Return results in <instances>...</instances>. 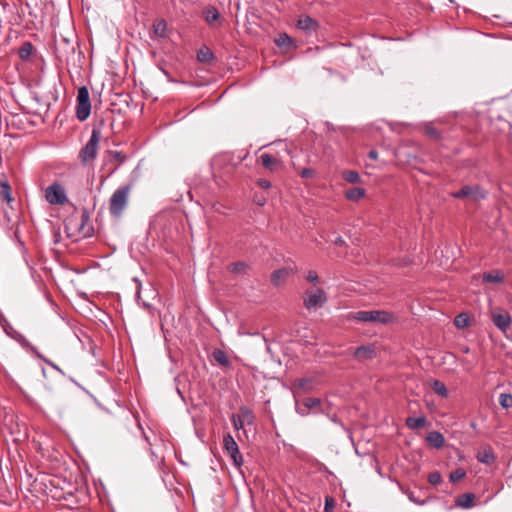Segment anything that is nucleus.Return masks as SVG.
Instances as JSON below:
<instances>
[{"label":"nucleus","mask_w":512,"mask_h":512,"mask_svg":"<svg viewBox=\"0 0 512 512\" xmlns=\"http://www.w3.org/2000/svg\"><path fill=\"white\" fill-rule=\"evenodd\" d=\"M321 403L319 398H306L303 402L304 408H297V412L301 415H307L312 408L318 407Z\"/></svg>","instance_id":"22"},{"label":"nucleus","mask_w":512,"mask_h":512,"mask_svg":"<svg viewBox=\"0 0 512 512\" xmlns=\"http://www.w3.org/2000/svg\"><path fill=\"white\" fill-rule=\"evenodd\" d=\"M131 191L130 185H124L116 189L109 199L110 214L119 218L128 204L129 194Z\"/></svg>","instance_id":"1"},{"label":"nucleus","mask_w":512,"mask_h":512,"mask_svg":"<svg viewBox=\"0 0 512 512\" xmlns=\"http://www.w3.org/2000/svg\"><path fill=\"white\" fill-rule=\"evenodd\" d=\"M297 27L301 30L311 32L316 31L318 28V23L316 20L311 18L310 16H301L297 21Z\"/></svg>","instance_id":"14"},{"label":"nucleus","mask_w":512,"mask_h":512,"mask_svg":"<svg viewBox=\"0 0 512 512\" xmlns=\"http://www.w3.org/2000/svg\"><path fill=\"white\" fill-rule=\"evenodd\" d=\"M260 161L262 166L270 172L278 171L282 167V162L279 158L267 153L260 156Z\"/></svg>","instance_id":"13"},{"label":"nucleus","mask_w":512,"mask_h":512,"mask_svg":"<svg viewBox=\"0 0 512 512\" xmlns=\"http://www.w3.org/2000/svg\"><path fill=\"white\" fill-rule=\"evenodd\" d=\"M454 325L459 328L463 329L468 325V315L465 313H460L454 318Z\"/></svg>","instance_id":"34"},{"label":"nucleus","mask_w":512,"mask_h":512,"mask_svg":"<svg viewBox=\"0 0 512 512\" xmlns=\"http://www.w3.org/2000/svg\"><path fill=\"white\" fill-rule=\"evenodd\" d=\"M45 198L51 205H64L68 199L63 186L57 182L48 186L45 190Z\"/></svg>","instance_id":"8"},{"label":"nucleus","mask_w":512,"mask_h":512,"mask_svg":"<svg viewBox=\"0 0 512 512\" xmlns=\"http://www.w3.org/2000/svg\"><path fill=\"white\" fill-rule=\"evenodd\" d=\"M335 508V500L333 497L331 496H326L325 497V507H324V512H333Z\"/></svg>","instance_id":"37"},{"label":"nucleus","mask_w":512,"mask_h":512,"mask_svg":"<svg viewBox=\"0 0 512 512\" xmlns=\"http://www.w3.org/2000/svg\"><path fill=\"white\" fill-rule=\"evenodd\" d=\"M342 178L351 184L359 183L361 179L359 173L354 170L343 171Z\"/></svg>","instance_id":"32"},{"label":"nucleus","mask_w":512,"mask_h":512,"mask_svg":"<svg viewBox=\"0 0 512 512\" xmlns=\"http://www.w3.org/2000/svg\"><path fill=\"white\" fill-rule=\"evenodd\" d=\"M326 302L325 292L320 288L309 289L306 291L304 306L307 310H312L317 306H322Z\"/></svg>","instance_id":"10"},{"label":"nucleus","mask_w":512,"mask_h":512,"mask_svg":"<svg viewBox=\"0 0 512 512\" xmlns=\"http://www.w3.org/2000/svg\"><path fill=\"white\" fill-rule=\"evenodd\" d=\"M314 174V171L310 168H303L300 172L302 178H310Z\"/></svg>","instance_id":"44"},{"label":"nucleus","mask_w":512,"mask_h":512,"mask_svg":"<svg viewBox=\"0 0 512 512\" xmlns=\"http://www.w3.org/2000/svg\"><path fill=\"white\" fill-rule=\"evenodd\" d=\"M13 198L11 196V187L6 180H0V203H11Z\"/></svg>","instance_id":"17"},{"label":"nucleus","mask_w":512,"mask_h":512,"mask_svg":"<svg viewBox=\"0 0 512 512\" xmlns=\"http://www.w3.org/2000/svg\"><path fill=\"white\" fill-rule=\"evenodd\" d=\"M348 319L357 320L359 322H371V323H380V324H388L391 323L394 319L392 313L384 310H372V311H357L352 312L348 315Z\"/></svg>","instance_id":"3"},{"label":"nucleus","mask_w":512,"mask_h":512,"mask_svg":"<svg viewBox=\"0 0 512 512\" xmlns=\"http://www.w3.org/2000/svg\"><path fill=\"white\" fill-rule=\"evenodd\" d=\"M476 458L479 462L490 465L495 461V454L490 446H486L477 453Z\"/></svg>","instance_id":"15"},{"label":"nucleus","mask_w":512,"mask_h":512,"mask_svg":"<svg viewBox=\"0 0 512 512\" xmlns=\"http://www.w3.org/2000/svg\"><path fill=\"white\" fill-rule=\"evenodd\" d=\"M66 229L68 231H73V233H76L77 236L81 238L92 236L94 231L86 210H83L79 217L72 216L66 224Z\"/></svg>","instance_id":"2"},{"label":"nucleus","mask_w":512,"mask_h":512,"mask_svg":"<svg viewBox=\"0 0 512 512\" xmlns=\"http://www.w3.org/2000/svg\"><path fill=\"white\" fill-rule=\"evenodd\" d=\"M365 195V189L361 187H354L346 190L345 196L350 201H358Z\"/></svg>","instance_id":"25"},{"label":"nucleus","mask_w":512,"mask_h":512,"mask_svg":"<svg viewBox=\"0 0 512 512\" xmlns=\"http://www.w3.org/2000/svg\"><path fill=\"white\" fill-rule=\"evenodd\" d=\"M368 157L371 160H377L378 159V152L375 149H372L371 151H369Z\"/></svg>","instance_id":"47"},{"label":"nucleus","mask_w":512,"mask_h":512,"mask_svg":"<svg viewBox=\"0 0 512 512\" xmlns=\"http://www.w3.org/2000/svg\"><path fill=\"white\" fill-rule=\"evenodd\" d=\"M424 131L427 137L432 140L438 141L441 139L440 131L434 127L432 124H426L424 127Z\"/></svg>","instance_id":"33"},{"label":"nucleus","mask_w":512,"mask_h":512,"mask_svg":"<svg viewBox=\"0 0 512 512\" xmlns=\"http://www.w3.org/2000/svg\"><path fill=\"white\" fill-rule=\"evenodd\" d=\"M161 23H162V30H163V29H164V27H165V22H164V20H161Z\"/></svg>","instance_id":"50"},{"label":"nucleus","mask_w":512,"mask_h":512,"mask_svg":"<svg viewBox=\"0 0 512 512\" xmlns=\"http://www.w3.org/2000/svg\"><path fill=\"white\" fill-rule=\"evenodd\" d=\"M223 446L225 451L231 457L233 464L238 468L241 467L243 464V457L239 451L238 444L230 434L224 435Z\"/></svg>","instance_id":"9"},{"label":"nucleus","mask_w":512,"mask_h":512,"mask_svg":"<svg viewBox=\"0 0 512 512\" xmlns=\"http://www.w3.org/2000/svg\"><path fill=\"white\" fill-rule=\"evenodd\" d=\"M483 281L487 283H501L503 275L500 271H492L483 274Z\"/></svg>","instance_id":"29"},{"label":"nucleus","mask_w":512,"mask_h":512,"mask_svg":"<svg viewBox=\"0 0 512 512\" xmlns=\"http://www.w3.org/2000/svg\"><path fill=\"white\" fill-rule=\"evenodd\" d=\"M334 244L337 245V246H342L345 244V241L344 239L341 237V236H338L335 240H334Z\"/></svg>","instance_id":"48"},{"label":"nucleus","mask_w":512,"mask_h":512,"mask_svg":"<svg viewBox=\"0 0 512 512\" xmlns=\"http://www.w3.org/2000/svg\"><path fill=\"white\" fill-rule=\"evenodd\" d=\"M101 140V132L98 129H93L89 141L81 148L79 152V159L82 164H88L97 157L98 145Z\"/></svg>","instance_id":"4"},{"label":"nucleus","mask_w":512,"mask_h":512,"mask_svg":"<svg viewBox=\"0 0 512 512\" xmlns=\"http://www.w3.org/2000/svg\"><path fill=\"white\" fill-rule=\"evenodd\" d=\"M291 43V38L287 34H282L276 40L278 46L288 45Z\"/></svg>","instance_id":"43"},{"label":"nucleus","mask_w":512,"mask_h":512,"mask_svg":"<svg viewBox=\"0 0 512 512\" xmlns=\"http://www.w3.org/2000/svg\"><path fill=\"white\" fill-rule=\"evenodd\" d=\"M432 390L443 398H447L449 396V392L445 384L439 380H433L431 383Z\"/></svg>","instance_id":"28"},{"label":"nucleus","mask_w":512,"mask_h":512,"mask_svg":"<svg viewBox=\"0 0 512 512\" xmlns=\"http://www.w3.org/2000/svg\"><path fill=\"white\" fill-rule=\"evenodd\" d=\"M465 476V472L462 469H457L450 473V481L457 482Z\"/></svg>","instance_id":"39"},{"label":"nucleus","mask_w":512,"mask_h":512,"mask_svg":"<svg viewBox=\"0 0 512 512\" xmlns=\"http://www.w3.org/2000/svg\"><path fill=\"white\" fill-rule=\"evenodd\" d=\"M405 494L407 495V497L409 498V500H410V501H412V502H414V503H416V504L423 505V504H425V503H426V501H425V500H419V499L415 496L414 492H413V491H411V490H406V491H405Z\"/></svg>","instance_id":"42"},{"label":"nucleus","mask_w":512,"mask_h":512,"mask_svg":"<svg viewBox=\"0 0 512 512\" xmlns=\"http://www.w3.org/2000/svg\"><path fill=\"white\" fill-rule=\"evenodd\" d=\"M488 195L487 190L479 185H464L458 191L451 193L457 199H466L472 202H479Z\"/></svg>","instance_id":"5"},{"label":"nucleus","mask_w":512,"mask_h":512,"mask_svg":"<svg viewBox=\"0 0 512 512\" xmlns=\"http://www.w3.org/2000/svg\"><path fill=\"white\" fill-rule=\"evenodd\" d=\"M427 442L434 448H442L445 443L444 436L438 431H431L426 437Z\"/></svg>","instance_id":"16"},{"label":"nucleus","mask_w":512,"mask_h":512,"mask_svg":"<svg viewBox=\"0 0 512 512\" xmlns=\"http://www.w3.org/2000/svg\"><path fill=\"white\" fill-rule=\"evenodd\" d=\"M426 418L424 416L414 418V417H408L406 419V426L412 430L414 429H421L426 425Z\"/></svg>","instance_id":"27"},{"label":"nucleus","mask_w":512,"mask_h":512,"mask_svg":"<svg viewBox=\"0 0 512 512\" xmlns=\"http://www.w3.org/2000/svg\"><path fill=\"white\" fill-rule=\"evenodd\" d=\"M232 271L235 273H243L248 268L247 264L244 262H236L231 265Z\"/></svg>","instance_id":"38"},{"label":"nucleus","mask_w":512,"mask_h":512,"mask_svg":"<svg viewBox=\"0 0 512 512\" xmlns=\"http://www.w3.org/2000/svg\"><path fill=\"white\" fill-rule=\"evenodd\" d=\"M489 317L493 324L503 333L506 334L510 329L512 318L507 310L501 307L491 308Z\"/></svg>","instance_id":"7"},{"label":"nucleus","mask_w":512,"mask_h":512,"mask_svg":"<svg viewBox=\"0 0 512 512\" xmlns=\"http://www.w3.org/2000/svg\"><path fill=\"white\" fill-rule=\"evenodd\" d=\"M106 157L108 158V162L114 163V167L109 171L107 176H111L127 160L126 154L115 150H107Z\"/></svg>","instance_id":"12"},{"label":"nucleus","mask_w":512,"mask_h":512,"mask_svg":"<svg viewBox=\"0 0 512 512\" xmlns=\"http://www.w3.org/2000/svg\"><path fill=\"white\" fill-rule=\"evenodd\" d=\"M231 421H232L233 427L236 430H240L244 427L243 419L241 417H238L237 414H234L232 416Z\"/></svg>","instance_id":"41"},{"label":"nucleus","mask_w":512,"mask_h":512,"mask_svg":"<svg viewBox=\"0 0 512 512\" xmlns=\"http://www.w3.org/2000/svg\"><path fill=\"white\" fill-rule=\"evenodd\" d=\"M91 112V103L89 97V90L86 86H82L78 89L77 93V106L76 116L78 120L85 121Z\"/></svg>","instance_id":"6"},{"label":"nucleus","mask_w":512,"mask_h":512,"mask_svg":"<svg viewBox=\"0 0 512 512\" xmlns=\"http://www.w3.org/2000/svg\"><path fill=\"white\" fill-rule=\"evenodd\" d=\"M257 185L261 187L262 189H269L271 187V182L266 179H259L257 181Z\"/></svg>","instance_id":"45"},{"label":"nucleus","mask_w":512,"mask_h":512,"mask_svg":"<svg viewBox=\"0 0 512 512\" xmlns=\"http://www.w3.org/2000/svg\"><path fill=\"white\" fill-rule=\"evenodd\" d=\"M288 275L289 270L286 268L275 270L271 274V282L275 286H280L285 281Z\"/></svg>","instance_id":"20"},{"label":"nucleus","mask_w":512,"mask_h":512,"mask_svg":"<svg viewBox=\"0 0 512 512\" xmlns=\"http://www.w3.org/2000/svg\"><path fill=\"white\" fill-rule=\"evenodd\" d=\"M212 357L218 364L223 367H228L230 365L227 354L221 349H215L212 352Z\"/></svg>","instance_id":"26"},{"label":"nucleus","mask_w":512,"mask_h":512,"mask_svg":"<svg viewBox=\"0 0 512 512\" xmlns=\"http://www.w3.org/2000/svg\"><path fill=\"white\" fill-rule=\"evenodd\" d=\"M463 351L467 353L469 351V349L468 348H463Z\"/></svg>","instance_id":"51"},{"label":"nucleus","mask_w":512,"mask_h":512,"mask_svg":"<svg viewBox=\"0 0 512 512\" xmlns=\"http://www.w3.org/2000/svg\"><path fill=\"white\" fill-rule=\"evenodd\" d=\"M33 51H34L33 44L30 41H25L20 46V48L18 50V55L22 60L27 61L30 59L31 55L33 54Z\"/></svg>","instance_id":"21"},{"label":"nucleus","mask_w":512,"mask_h":512,"mask_svg":"<svg viewBox=\"0 0 512 512\" xmlns=\"http://www.w3.org/2000/svg\"><path fill=\"white\" fill-rule=\"evenodd\" d=\"M202 16L211 25L219 19L220 13L214 6L209 5L203 8Z\"/></svg>","instance_id":"18"},{"label":"nucleus","mask_w":512,"mask_h":512,"mask_svg":"<svg viewBox=\"0 0 512 512\" xmlns=\"http://www.w3.org/2000/svg\"><path fill=\"white\" fill-rule=\"evenodd\" d=\"M256 203L260 206H263L265 203H266V199L265 198H259L256 200Z\"/></svg>","instance_id":"49"},{"label":"nucleus","mask_w":512,"mask_h":512,"mask_svg":"<svg viewBox=\"0 0 512 512\" xmlns=\"http://www.w3.org/2000/svg\"><path fill=\"white\" fill-rule=\"evenodd\" d=\"M238 417H241L243 419V423L251 424L254 419L253 412L250 408L247 406H241L239 409V414H237Z\"/></svg>","instance_id":"31"},{"label":"nucleus","mask_w":512,"mask_h":512,"mask_svg":"<svg viewBox=\"0 0 512 512\" xmlns=\"http://www.w3.org/2000/svg\"><path fill=\"white\" fill-rule=\"evenodd\" d=\"M159 29H160V23H157L155 21L152 25V31L150 32V37L153 41H158V38L160 37Z\"/></svg>","instance_id":"40"},{"label":"nucleus","mask_w":512,"mask_h":512,"mask_svg":"<svg viewBox=\"0 0 512 512\" xmlns=\"http://www.w3.org/2000/svg\"><path fill=\"white\" fill-rule=\"evenodd\" d=\"M31 352L39 359H41L42 361H44L46 364H48L49 366H51L53 369L57 370L58 372H60L61 374H64L62 369L57 366L54 362H52L51 360H49L48 358H46L44 355H42L38 350L37 348H35L34 346L32 345H28Z\"/></svg>","instance_id":"30"},{"label":"nucleus","mask_w":512,"mask_h":512,"mask_svg":"<svg viewBox=\"0 0 512 512\" xmlns=\"http://www.w3.org/2000/svg\"><path fill=\"white\" fill-rule=\"evenodd\" d=\"M353 356L360 362L371 360L376 356V348L372 344L359 346L354 349Z\"/></svg>","instance_id":"11"},{"label":"nucleus","mask_w":512,"mask_h":512,"mask_svg":"<svg viewBox=\"0 0 512 512\" xmlns=\"http://www.w3.org/2000/svg\"><path fill=\"white\" fill-rule=\"evenodd\" d=\"M475 495L472 493H465L456 499V505L462 508H470L473 506Z\"/></svg>","instance_id":"23"},{"label":"nucleus","mask_w":512,"mask_h":512,"mask_svg":"<svg viewBox=\"0 0 512 512\" xmlns=\"http://www.w3.org/2000/svg\"><path fill=\"white\" fill-rule=\"evenodd\" d=\"M307 281L309 282H317L318 281V275L315 271H309L306 276Z\"/></svg>","instance_id":"46"},{"label":"nucleus","mask_w":512,"mask_h":512,"mask_svg":"<svg viewBox=\"0 0 512 512\" xmlns=\"http://www.w3.org/2000/svg\"><path fill=\"white\" fill-rule=\"evenodd\" d=\"M442 481L441 474L438 471H433L428 474V482L432 485H438Z\"/></svg>","instance_id":"36"},{"label":"nucleus","mask_w":512,"mask_h":512,"mask_svg":"<svg viewBox=\"0 0 512 512\" xmlns=\"http://www.w3.org/2000/svg\"><path fill=\"white\" fill-rule=\"evenodd\" d=\"M314 379L313 378H301L294 382V388L301 392H309L313 389Z\"/></svg>","instance_id":"19"},{"label":"nucleus","mask_w":512,"mask_h":512,"mask_svg":"<svg viewBox=\"0 0 512 512\" xmlns=\"http://www.w3.org/2000/svg\"><path fill=\"white\" fill-rule=\"evenodd\" d=\"M197 59L201 63L209 64L213 61L214 54L208 47L204 46L197 52Z\"/></svg>","instance_id":"24"},{"label":"nucleus","mask_w":512,"mask_h":512,"mask_svg":"<svg viewBox=\"0 0 512 512\" xmlns=\"http://www.w3.org/2000/svg\"><path fill=\"white\" fill-rule=\"evenodd\" d=\"M499 404L502 408L508 409L512 407V395L508 393H501L499 396Z\"/></svg>","instance_id":"35"}]
</instances>
